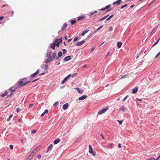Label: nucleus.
<instances>
[{"mask_svg":"<svg viewBox=\"0 0 160 160\" xmlns=\"http://www.w3.org/2000/svg\"><path fill=\"white\" fill-rule=\"evenodd\" d=\"M121 0H118L117 1L113 2V4H117L118 5H119L122 2Z\"/></svg>","mask_w":160,"mask_h":160,"instance_id":"6e6552de","label":"nucleus"},{"mask_svg":"<svg viewBox=\"0 0 160 160\" xmlns=\"http://www.w3.org/2000/svg\"><path fill=\"white\" fill-rule=\"evenodd\" d=\"M71 76V74H69L62 81L61 83L62 84H64L67 80V79Z\"/></svg>","mask_w":160,"mask_h":160,"instance_id":"20e7f679","label":"nucleus"},{"mask_svg":"<svg viewBox=\"0 0 160 160\" xmlns=\"http://www.w3.org/2000/svg\"><path fill=\"white\" fill-rule=\"evenodd\" d=\"M37 149H35L33 151H32V152H33V153L35 154L36 152H37Z\"/></svg>","mask_w":160,"mask_h":160,"instance_id":"13d9d810","label":"nucleus"},{"mask_svg":"<svg viewBox=\"0 0 160 160\" xmlns=\"http://www.w3.org/2000/svg\"><path fill=\"white\" fill-rule=\"evenodd\" d=\"M68 103H66L63 105L62 108L64 110H66L68 108Z\"/></svg>","mask_w":160,"mask_h":160,"instance_id":"9d476101","label":"nucleus"},{"mask_svg":"<svg viewBox=\"0 0 160 160\" xmlns=\"http://www.w3.org/2000/svg\"><path fill=\"white\" fill-rule=\"evenodd\" d=\"M36 132V131L35 130L32 131V133L33 134H34Z\"/></svg>","mask_w":160,"mask_h":160,"instance_id":"864d4df0","label":"nucleus"},{"mask_svg":"<svg viewBox=\"0 0 160 160\" xmlns=\"http://www.w3.org/2000/svg\"><path fill=\"white\" fill-rule=\"evenodd\" d=\"M125 108L123 106H121L120 108L119 109V110L122 111H125Z\"/></svg>","mask_w":160,"mask_h":160,"instance_id":"6ab92c4d","label":"nucleus"},{"mask_svg":"<svg viewBox=\"0 0 160 160\" xmlns=\"http://www.w3.org/2000/svg\"><path fill=\"white\" fill-rule=\"evenodd\" d=\"M48 112V109H46L44 112H43L45 114L47 113Z\"/></svg>","mask_w":160,"mask_h":160,"instance_id":"603ef678","label":"nucleus"},{"mask_svg":"<svg viewBox=\"0 0 160 160\" xmlns=\"http://www.w3.org/2000/svg\"><path fill=\"white\" fill-rule=\"evenodd\" d=\"M21 110V109H20L19 108H17L16 109V111L18 113Z\"/></svg>","mask_w":160,"mask_h":160,"instance_id":"37998d69","label":"nucleus"},{"mask_svg":"<svg viewBox=\"0 0 160 160\" xmlns=\"http://www.w3.org/2000/svg\"><path fill=\"white\" fill-rule=\"evenodd\" d=\"M108 146L110 148H112L113 147V145L112 144H110L108 145Z\"/></svg>","mask_w":160,"mask_h":160,"instance_id":"a19ab883","label":"nucleus"},{"mask_svg":"<svg viewBox=\"0 0 160 160\" xmlns=\"http://www.w3.org/2000/svg\"><path fill=\"white\" fill-rule=\"evenodd\" d=\"M33 157H32L29 155L28 158V159L29 160H30Z\"/></svg>","mask_w":160,"mask_h":160,"instance_id":"79ce46f5","label":"nucleus"},{"mask_svg":"<svg viewBox=\"0 0 160 160\" xmlns=\"http://www.w3.org/2000/svg\"><path fill=\"white\" fill-rule=\"evenodd\" d=\"M67 26V23H64L62 28L61 30H63L65 28H66Z\"/></svg>","mask_w":160,"mask_h":160,"instance_id":"dca6fc26","label":"nucleus"},{"mask_svg":"<svg viewBox=\"0 0 160 160\" xmlns=\"http://www.w3.org/2000/svg\"><path fill=\"white\" fill-rule=\"evenodd\" d=\"M160 39V38H159L156 42L152 46V47H154V46H155L159 42V40Z\"/></svg>","mask_w":160,"mask_h":160,"instance_id":"cd10ccee","label":"nucleus"},{"mask_svg":"<svg viewBox=\"0 0 160 160\" xmlns=\"http://www.w3.org/2000/svg\"><path fill=\"white\" fill-rule=\"evenodd\" d=\"M41 155L40 154H38L37 156V158H38V159L40 158H41Z\"/></svg>","mask_w":160,"mask_h":160,"instance_id":"de8ad7c7","label":"nucleus"},{"mask_svg":"<svg viewBox=\"0 0 160 160\" xmlns=\"http://www.w3.org/2000/svg\"><path fill=\"white\" fill-rule=\"evenodd\" d=\"M77 73H75L74 74H72V75H71V76H72V77L73 78L75 77H76L77 75Z\"/></svg>","mask_w":160,"mask_h":160,"instance_id":"473e14b6","label":"nucleus"},{"mask_svg":"<svg viewBox=\"0 0 160 160\" xmlns=\"http://www.w3.org/2000/svg\"><path fill=\"white\" fill-rule=\"evenodd\" d=\"M108 108H106L103 109L102 110H101L99 111L98 112V113L99 115H101V114L104 113L106 112V111L108 110Z\"/></svg>","mask_w":160,"mask_h":160,"instance_id":"f03ea898","label":"nucleus"},{"mask_svg":"<svg viewBox=\"0 0 160 160\" xmlns=\"http://www.w3.org/2000/svg\"><path fill=\"white\" fill-rule=\"evenodd\" d=\"M149 160H155V159L154 158H149Z\"/></svg>","mask_w":160,"mask_h":160,"instance_id":"bf43d9fd","label":"nucleus"},{"mask_svg":"<svg viewBox=\"0 0 160 160\" xmlns=\"http://www.w3.org/2000/svg\"><path fill=\"white\" fill-rule=\"evenodd\" d=\"M160 55V51L156 55L155 57V58H157L158 56H159Z\"/></svg>","mask_w":160,"mask_h":160,"instance_id":"ea45409f","label":"nucleus"},{"mask_svg":"<svg viewBox=\"0 0 160 160\" xmlns=\"http://www.w3.org/2000/svg\"><path fill=\"white\" fill-rule=\"evenodd\" d=\"M128 5L127 4H126L121 7V8L122 9L126 7Z\"/></svg>","mask_w":160,"mask_h":160,"instance_id":"c03bdc74","label":"nucleus"},{"mask_svg":"<svg viewBox=\"0 0 160 160\" xmlns=\"http://www.w3.org/2000/svg\"><path fill=\"white\" fill-rule=\"evenodd\" d=\"M108 15L107 16H105V17H104L102 18L101 19H100L98 21L99 22H100V21H102L103 20L106 19L108 16Z\"/></svg>","mask_w":160,"mask_h":160,"instance_id":"c85d7f7f","label":"nucleus"},{"mask_svg":"<svg viewBox=\"0 0 160 160\" xmlns=\"http://www.w3.org/2000/svg\"><path fill=\"white\" fill-rule=\"evenodd\" d=\"M58 104V102H56L55 103H54L53 104V106H57Z\"/></svg>","mask_w":160,"mask_h":160,"instance_id":"49530a36","label":"nucleus"},{"mask_svg":"<svg viewBox=\"0 0 160 160\" xmlns=\"http://www.w3.org/2000/svg\"><path fill=\"white\" fill-rule=\"evenodd\" d=\"M138 89V88L137 87H135V88H134L132 90V92L133 94H135L136 93Z\"/></svg>","mask_w":160,"mask_h":160,"instance_id":"4468645a","label":"nucleus"},{"mask_svg":"<svg viewBox=\"0 0 160 160\" xmlns=\"http://www.w3.org/2000/svg\"><path fill=\"white\" fill-rule=\"evenodd\" d=\"M113 30V28H112V27H110L109 28V30L110 31H111L112 30Z\"/></svg>","mask_w":160,"mask_h":160,"instance_id":"5fc2aeb1","label":"nucleus"},{"mask_svg":"<svg viewBox=\"0 0 160 160\" xmlns=\"http://www.w3.org/2000/svg\"><path fill=\"white\" fill-rule=\"evenodd\" d=\"M160 158V155L156 159H155V160H158Z\"/></svg>","mask_w":160,"mask_h":160,"instance_id":"774afa93","label":"nucleus"},{"mask_svg":"<svg viewBox=\"0 0 160 160\" xmlns=\"http://www.w3.org/2000/svg\"><path fill=\"white\" fill-rule=\"evenodd\" d=\"M94 49H95V48H94V47H93L92 48L90 52L91 53L92 52H93V51L94 50Z\"/></svg>","mask_w":160,"mask_h":160,"instance_id":"3c124183","label":"nucleus"},{"mask_svg":"<svg viewBox=\"0 0 160 160\" xmlns=\"http://www.w3.org/2000/svg\"><path fill=\"white\" fill-rule=\"evenodd\" d=\"M87 97V96L86 95H83L81 97H80L78 98V100H83L84 99L86 98Z\"/></svg>","mask_w":160,"mask_h":160,"instance_id":"39448f33","label":"nucleus"},{"mask_svg":"<svg viewBox=\"0 0 160 160\" xmlns=\"http://www.w3.org/2000/svg\"><path fill=\"white\" fill-rule=\"evenodd\" d=\"M62 42V38H61L59 39H57L55 41V42H54L55 43V45L58 47L59 46V43Z\"/></svg>","mask_w":160,"mask_h":160,"instance_id":"f257e3e1","label":"nucleus"},{"mask_svg":"<svg viewBox=\"0 0 160 160\" xmlns=\"http://www.w3.org/2000/svg\"><path fill=\"white\" fill-rule=\"evenodd\" d=\"M13 116L12 115H11L9 116L8 118L7 119V121H9L10 120L11 118H12Z\"/></svg>","mask_w":160,"mask_h":160,"instance_id":"bb28decb","label":"nucleus"},{"mask_svg":"<svg viewBox=\"0 0 160 160\" xmlns=\"http://www.w3.org/2000/svg\"><path fill=\"white\" fill-rule=\"evenodd\" d=\"M110 7V5H107V6H106L105 8H106V9H108V8H109Z\"/></svg>","mask_w":160,"mask_h":160,"instance_id":"6e6d98bb","label":"nucleus"},{"mask_svg":"<svg viewBox=\"0 0 160 160\" xmlns=\"http://www.w3.org/2000/svg\"><path fill=\"white\" fill-rule=\"evenodd\" d=\"M89 153L92 155L94 156L95 155V153L93 152L92 151V146L89 145Z\"/></svg>","mask_w":160,"mask_h":160,"instance_id":"7ed1b4c3","label":"nucleus"},{"mask_svg":"<svg viewBox=\"0 0 160 160\" xmlns=\"http://www.w3.org/2000/svg\"><path fill=\"white\" fill-rule=\"evenodd\" d=\"M62 52L61 51H60V52H59L58 53V57H61L62 55Z\"/></svg>","mask_w":160,"mask_h":160,"instance_id":"393cba45","label":"nucleus"},{"mask_svg":"<svg viewBox=\"0 0 160 160\" xmlns=\"http://www.w3.org/2000/svg\"><path fill=\"white\" fill-rule=\"evenodd\" d=\"M45 114L44 112H43V113H42L41 114V117H42V116H44V115Z\"/></svg>","mask_w":160,"mask_h":160,"instance_id":"338daca9","label":"nucleus"},{"mask_svg":"<svg viewBox=\"0 0 160 160\" xmlns=\"http://www.w3.org/2000/svg\"><path fill=\"white\" fill-rule=\"evenodd\" d=\"M103 27V25L101 26L100 27H99L97 29V30L95 32H96L97 31H98L100 30V29H101V28H102Z\"/></svg>","mask_w":160,"mask_h":160,"instance_id":"f704fd0d","label":"nucleus"},{"mask_svg":"<svg viewBox=\"0 0 160 160\" xmlns=\"http://www.w3.org/2000/svg\"><path fill=\"white\" fill-rule=\"evenodd\" d=\"M9 148H10V149L12 150L13 149V146L12 145H10L9 146Z\"/></svg>","mask_w":160,"mask_h":160,"instance_id":"09e8293b","label":"nucleus"},{"mask_svg":"<svg viewBox=\"0 0 160 160\" xmlns=\"http://www.w3.org/2000/svg\"><path fill=\"white\" fill-rule=\"evenodd\" d=\"M30 82V81H27L25 82H24L23 83V84L22 85H25L26 84H28V83H29Z\"/></svg>","mask_w":160,"mask_h":160,"instance_id":"72a5a7b5","label":"nucleus"},{"mask_svg":"<svg viewBox=\"0 0 160 160\" xmlns=\"http://www.w3.org/2000/svg\"><path fill=\"white\" fill-rule=\"evenodd\" d=\"M78 37H76L74 38V40H73V41L74 42H76L77 40L78 39Z\"/></svg>","mask_w":160,"mask_h":160,"instance_id":"4c0bfd02","label":"nucleus"},{"mask_svg":"<svg viewBox=\"0 0 160 160\" xmlns=\"http://www.w3.org/2000/svg\"><path fill=\"white\" fill-rule=\"evenodd\" d=\"M16 88L15 87H12L9 89V90H11V92H14L16 89Z\"/></svg>","mask_w":160,"mask_h":160,"instance_id":"412c9836","label":"nucleus"},{"mask_svg":"<svg viewBox=\"0 0 160 160\" xmlns=\"http://www.w3.org/2000/svg\"><path fill=\"white\" fill-rule=\"evenodd\" d=\"M56 53L55 52L53 53L52 56H51L53 59L56 56Z\"/></svg>","mask_w":160,"mask_h":160,"instance_id":"a878e982","label":"nucleus"},{"mask_svg":"<svg viewBox=\"0 0 160 160\" xmlns=\"http://www.w3.org/2000/svg\"><path fill=\"white\" fill-rule=\"evenodd\" d=\"M36 75L35 74V73H34L33 74H31V78H33L35 77V76H36Z\"/></svg>","mask_w":160,"mask_h":160,"instance_id":"58836bf2","label":"nucleus"},{"mask_svg":"<svg viewBox=\"0 0 160 160\" xmlns=\"http://www.w3.org/2000/svg\"><path fill=\"white\" fill-rule=\"evenodd\" d=\"M122 43L120 42H118L117 43V47L118 48H120L122 45Z\"/></svg>","mask_w":160,"mask_h":160,"instance_id":"a211bd4d","label":"nucleus"},{"mask_svg":"<svg viewBox=\"0 0 160 160\" xmlns=\"http://www.w3.org/2000/svg\"><path fill=\"white\" fill-rule=\"evenodd\" d=\"M106 9L105 8H102L101 9V11H103V10H105Z\"/></svg>","mask_w":160,"mask_h":160,"instance_id":"69168bd1","label":"nucleus"},{"mask_svg":"<svg viewBox=\"0 0 160 160\" xmlns=\"http://www.w3.org/2000/svg\"><path fill=\"white\" fill-rule=\"evenodd\" d=\"M71 59V57L70 56H68L65 57L64 58V60L66 61H68L70 60Z\"/></svg>","mask_w":160,"mask_h":160,"instance_id":"f8f14e48","label":"nucleus"},{"mask_svg":"<svg viewBox=\"0 0 160 160\" xmlns=\"http://www.w3.org/2000/svg\"><path fill=\"white\" fill-rule=\"evenodd\" d=\"M110 52H108V53H107V55H106V57H107L110 54Z\"/></svg>","mask_w":160,"mask_h":160,"instance_id":"680f3d73","label":"nucleus"},{"mask_svg":"<svg viewBox=\"0 0 160 160\" xmlns=\"http://www.w3.org/2000/svg\"><path fill=\"white\" fill-rule=\"evenodd\" d=\"M118 147L119 148H121V145L120 144H119L118 145Z\"/></svg>","mask_w":160,"mask_h":160,"instance_id":"0e129e2a","label":"nucleus"},{"mask_svg":"<svg viewBox=\"0 0 160 160\" xmlns=\"http://www.w3.org/2000/svg\"><path fill=\"white\" fill-rule=\"evenodd\" d=\"M62 51L63 54H65L67 52V51L65 49H62Z\"/></svg>","mask_w":160,"mask_h":160,"instance_id":"e433bc0d","label":"nucleus"},{"mask_svg":"<svg viewBox=\"0 0 160 160\" xmlns=\"http://www.w3.org/2000/svg\"><path fill=\"white\" fill-rule=\"evenodd\" d=\"M38 79H39V78H37V79H35L33 80V81H32V82H36L38 80Z\"/></svg>","mask_w":160,"mask_h":160,"instance_id":"052dcab7","label":"nucleus"},{"mask_svg":"<svg viewBox=\"0 0 160 160\" xmlns=\"http://www.w3.org/2000/svg\"><path fill=\"white\" fill-rule=\"evenodd\" d=\"M128 97V96H126L123 99V101H124L126 100L127 99Z\"/></svg>","mask_w":160,"mask_h":160,"instance_id":"4d7b16f0","label":"nucleus"},{"mask_svg":"<svg viewBox=\"0 0 160 160\" xmlns=\"http://www.w3.org/2000/svg\"><path fill=\"white\" fill-rule=\"evenodd\" d=\"M88 31L89 30H87L83 32L82 33L81 36H84L85 35V34L87 33Z\"/></svg>","mask_w":160,"mask_h":160,"instance_id":"5701e85b","label":"nucleus"},{"mask_svg":"<svg viewBox=\"0 0 160 160\" xmlns=\"http://www.w3.org/2000/svg\"><path fill=\"white\" fill-rule=\"evenodd\" d=\"M85 42V41L84 40H82V41L77 42L76 44V45L77 46H80L83 44Z\"/></svg>","mask_w":160,"mask_h":160,"instance_id":"0eeeda50","label":"nucleus"},{"mask_svg":"<svg viewBox=\"0 0 160 160\" xmlns=\"http://www.w3.org/2000/svg\"><path fill=\"white\" fill-rule=\"evenodd\" d=\"M118 122H119L120 125H121L122 124V121L118 120Z\"/></svg>","mask_w":160,"mask_h":160,"instance_id":"a18cd8bd","label":"nucleus"},{"mask_svg":"<svg viewBox=\"0 0 160 160\" xmlns=\"http://www.w3.org/2000/svg\"><path fill=\"white\" fill-rule=\"evenodd\" d=\"M34 73L36 75H38L39 73V70H38Z\"/></svg>","mask_w":160,"mask_h":160,"instance_id":"8fccbe9b","label":"nucleus"},{"mask_svg":"<svg viewBox=\"0 0 160 160\" xmlns=\"http://www.w3.org/2000/svg\"><path fill=\"white\" fill-rule=\"evenodd\" d=\"M55 43H51L50 44V47L52 48L54 50L55 49Z\"/></svg>","mask_w":160,"mask_h":160,"instance_id":"aec40b11","label":"nucleus"},{"mask_svg":"<svg viewBox=\"0 0 160 160\" xmlns=\"http://www.w3.org/2000/svg\"><path fill=\"white\" fill-rule=\"evenodd\" d=\"M53 58L50 56L49 58H48L45 61V62L46 63L50 62L53 60Z\"/></svg>","mask_w":160,"mask_h":160,"instance_id":"423d86ee","label":"nucleus"},{"mask_svg":"<svg viewBox=\"0 0 160 160\" xmlns=\"http://www.w3.org/2000/svg\"><path fill=\"white\" fill-rule=\"evenodd\" d=\"M33 106V105L32 104H31L29 105V107L30 108H31Z\"/></svg>","mask_w":160,"mask_h":160,"instance_id":"e2e57ef3","label":"nucleus"},{"mask_svg":"<svg viewBox=\"0 0 160 160\" xmlns=\"http://www.w3.org/2000/svg\"><path fill=\"white\" fill-rule=\"evenodd\" d=\"M76 89L78 92L80 93H82L83 92V90L78 88H76Z\"/></svg>","mask_w":160,"mask_h":160,"instance_id":"9b49d317","label":"nucleus"},{"mask_svg":"<svg viewBox=\"0 0 160 160\" xmlns=\"http://www.w3.org/2000/svg\"><path fill=\"white\" fill-rule=\"evenodd\" d=\"M76 22V20H72L71 22V25L74 24Z\"/></svg>","mask_w":160,"mask_h":160,"instance_id":"c756f323","label":"nucleus"},{"mask_svg":"<svg viewBox=\"0 0 160 160\" xmlns=\"http://www.w3.org/2000/svg\"><path fill=\"white\" fill-rule=\"evenodd\" d=\"M48 65H46L44 66L43 68L45 70H46L48 68Z\"/></svg>","mask_w":160,"mask_h":160,"instance_id":"c9c22d12","label":"nucleus"},{"mask_svg":"<svg viewBox=\"0 0 160 160\" xmlns=\"http://www.w3.org/2000/svg\"><path fill=\"white\" fill-rule=\"evenodd\" d=\"M128 77V76L127 75H124L123 76H122V77L120 79H123L124 78H127Z\"/></svg>","mask_w":160,"mask_h":160,"instance_id":"2f4dec72","label":"nucleus"},{"mask_svg":"<svg viewBox=\"0 0 160 160\" xmlns=\"http://www.w3.org/2000/svg\"><path fill=\"white\" fill-rule=\"evenodd\" d=\"M24 79H22L19 82L18 84L19 86H24V85H22L23 84V83H24L23 82L24 80Z\"/></svg>","mask_w":160,"mask_h":160,"instance_id":"1a4fd4ad","label":"nucleus"},{"mask_svg":"<svg viewBox=\"0 0 160 160\" xmlns=\"http://www.w3.org/2000/svg\"><path fill=\"white\" fill-rule=\"evenodd\" d=\"M7 92L6 91L4 93L1 94V96L2 97L4 98V97H5L6 95H7Z\"/></svg>","mask_w":160,"mask_h":160,"instance_id":"4be33fe9","label":"nucleus"},{"mask_svg":"<svg viewBox=\"0 0 160 160\" xmlns=\"http://www.w3.org/2000/svg\"><path fill=\"white\" fill-rule=\"evenodd\" d=\"M97 12V11H95L94 12H92L90 13V15L91 16H92L93 15L94 13H96Z\"/></svg>","mask_w":160,"mask_h":160,"instance_id":"7c9ffc66","label":"nucleus"},{"mask_svg":"<svg viewBox=\"0 0 160 160\" xmlns=\"http://www.w3.org/2000/svg\"><path fill=\"white\" fill-rule=\"evenodd\" d=\"M60 140L59 138H57L54 141L53 143L54 144H56L59 142H60Z\"/></svg>","mask_w":160,"mask_h":160,"instance_id":"f3484780","label":"nucleus"},{"mask_svg":"<svg viewBox=\"0 0 160 160\" xmlns=\"http://www.w3.org/2000/svg\"><path fill=\"white\" fill-rule=\"evenodd\" d=\"M85 17L84 16H79L78 17V21H79L80 20H82Z\"/></svg>","mask_w":160,"mask_h":160,"instance_id":"b1692460","label":"nucleus"},{"mask_svg":"<svg viewBox=\"0 0 160 160\" xmlns=\"http://www.w3.org/2000/svg\"><path fill=\"white\" fill-rule=\"evenodd\" d=\"M53 147V145L52 144H51L47 148V150L46 151L47 152H48L49 150L51 149Z\"/></svg>","mask_w":160,"mask_h":160,"instance_id":"2eb2a0df","label":"nucleus"},{"mask_svg":"<svg viewBox=\"0 0 160 160\" xmlns=\"http://www.w3.org/2000/svg\"><path fill=\"white\" fill-rule=\"evenodd\" d=\"M52 53V51L50 50H48L47 53L46 54V57H48L50 56Z\"/></svg>","mask_w":160,"mask_h":160,"instance_id":"ddd939ff","label":"nucleus"}]
</instances>
